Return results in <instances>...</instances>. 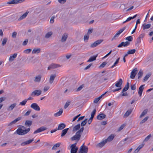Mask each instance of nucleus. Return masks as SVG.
I'll list each match as a JSON object with an SVG mask.
<instances>
[{
    "label": "nucleus",
    "mask_w": 153,
    "mask_h": 153,
    "mask_svg": "<svg viewBox=\"0 0 153 153\" xmlns=\"http://www.w3.org/2000/svg\"><path fill=\"white\" fill-rule=\"evenodd\" d=\"M136 51V50L135 49H133L132 50H130L128 51V54H133L135 53Z\"/></svg>",
    "instance_id": "37998d69"
},
{
    "label": "nucleus",
    "mask_w": 153,
    "mask_h": 153,
    "mask_svg": "<svg viewBox=\"0 0 153 153\" xmlns=\"http://www.w3.org/2000/svg\"><path fill=\"white\" fill-rule=\"evenodd\" d=\"M70 102L69 101H67L65 105H64V108L65 109H66L70 104Z\"/></svg>",
    "instance_id": "603ef678"
},
{
    "label": "nucleus",
    "mask_w": 153,
    "mask_h": 153,
    "mask_svg": "<svg viewBox=\"0 0 153 153\" xmlns=\"http://www.w3.org/2000/svg\"><path fill=\"white\" fill-rule=\"evenodd\" d=\"M42 76L41 75H39L36 76L34 79V81L35 82H39L41 80Z\"/></svg>",
    "instance_id": "2f4dec72"
},
{
    "label": "nucleus",
    "mask_w": 153,
    "mask_h": 153,
    "mask_svg": "<svg viewBox=\"0 0 153 153\" xmlns=\"http://www.w3.org/2000/svg\"><path fill=\"white\" fill-rule=\"evenodd\" d=\"M151 73H148L144 77V78L143 80L144 81H146L149 78L150 76H151Z\"/></svg>",
    "instance_id": "e433bc0d"
},
{
    "label": "nucleus",
    "mask_w": 153,
    "mask_h": 153,
    "mask_svg": "<svg viewBox=\"0 0 153 153\" xmlns=\"http://www.w3.org/2000/svg\"><path fill=\"white\" fill-rule=\"evenodd\" d=\"M30 128L25 130H23L21 128H18L16 130V132L19 135H23L27 133L30 131Z\"/></svg>",
    "instance_id": "f03ea898"
},
{
    "label": "nucleus",
    "mask_w": 153,
    "mask_h": 153,
    "mask_svg": "<svg viewBox=\"0 0 153 153\" xmlns=\"http://www.w3.org/2000/svg\"><path fill=\"white\" fill-rule=\"evenodd\" d=\"M56 76L55 74H52L50 76L49 79V82L51 84H52Z\"/></svg>",
    "instance_id": "393cba45"
},
{
    "label": "nucleus",
    "mask_w": 153,
    "mask_h": 153,
    "mask_svg": "<svg viewBox=\"0 0 153 153\" xmlns=\"http://www.w3.org/2000/svg\"><path fill=\"white\" fill-rule=\"evenodd\" d=\"M129 86V83L128 82H127L126 84L125 85L124 87L123 88L122 92H125L127 91L128 89Z\"/></svg>",
    "instance_id": "c756f323"
},
{
    "label": "nucleus",
    "mask_w": 153,
    "mask_h": 153,
    "mask_svg": "<svg viewBox=\"0 0 153 153\" xmlns=\"http://www.w3.org/2000/svg\"><path fill=\"white\" fill-rule=\"evenodd\" d=\"M50 88V87L48 86H45L44 88V91L45 92L47 91Z\"/></svg>",
    "instance_id": "69168bd1"
},
{
    "label": "nucleus",
    "mask_w": 153,
    "mask_h": 153,
    "mask_svg": "<svg viewBox=\"0 0 153 153\" xmlns=\"http://www.w3.org/2000/svg\"><path fill=\"white\" fill-rule=\"evenodd\" d=\"M125 125L124 124L122 125L118 129V131H120L124 127Z\"/></svg>",
    "instance_id": "0e129e2a"
},
{
    "label": "nucleus",
    "mask_w": 153,
    "mask_h": 153,
    "mask_svg": "<svg viewBox=\"0 0 153 153\" xmlns=\"http://www.w3.org/2000/svg\"><path fill=\"white\" fill-rule=\"evenodd\" d=\"M143 74V71L140 70L138 74V79H139L142 77V76Z\"/></svg>",
    "instance_id": "a19ab883"
},
{
    "label": "nucleus",
    "mask_w": 153,
    "mask_h": 153,
    "mask_svg": "<svg viewBox=\"0 0 153 153\" xmlns=\"http://www.w3.org/2000/svg\"><path fill=\"white\" fill-rule=\"evenodd\" d=\"M17 56V54L15 53L12 56H10L9 59V61L10 62L13 61L14 59L16 58Z\"/></svg>",
    "instance_id": "a878e982"
},
{
    "label": "nucleus",
    "mask_w": 153,
    "mask_h": 153,
    "mask_svg": "<svg viewBox=\"0 0 153 153\" xmlns=\"http://www.w3.org/2000/svg\"><path fill=\"white\" fill-rule=\"evenodd\" d=\"M47 128H47L45 127L44 126H42L41 127L39 128L35 131L33 132V134H36V133L41 132L47 129Z\"/></svg>",
    "instance_id": "1a4fd4ad"
},
{
    "label": "nucleus",
    "mask_w": 153,
    "mask_h": 153,
    "mask_svg": "<svg viewBox=\"0 0 153 153\" xmlns=\"http://www.w3.org/2000/svg\"><path fill=\"white\" fill-rule=\"evenodd\" d=\"M120 59V58L119 57V58H118L117 60H116V61L114 63V64L113 65H112L111 67V68H114V67L115 66H116V65L117 64H118V62H119V60Z\"/></svg>",
    "instance_id": "ea45409f"
},
{
    "label": "nucleus",
    "mask_w": 153,
    "mask_h": 153,
    "mask_svg": "<svg viewBox=\"0 0 153 153\" xmlns=\"http://www.w3.org/2000/svg\"><path fill=\"white\" fill-rule=\"evenodd\" d=\"M34 140V139L32 138L31 139L23 142L21 144V145L22 146H24L27 144H29L33 141Z\"/></svg>",
    "instance_id": "f8f14e48"
},
{
    "label": "nucleus",
    "mask_w": 153,
    "mask_h": 153,
    "mask_svg": "<svg viewBox=\"0 0 153 153\" xmlns=\"http://www.w3.org/2000/svg\"><path fill=\"white\" fill-rule=\"evenodd\" d=\"M62 112H63L62 109L61 108L58 112L55 113L54 114V115L55 117H58V116L61 115L62 113Z\"/></svg>",
    "instance_id": "bb28decb"
},
{
    "label": "nucleus",
    "mask_w": 153,
    "mask_h": 153,
    "mask_svg": "<svg viewBox=\"0 0 153 153\" xmlns=\"http://www.w3.org/2000/svg\"><path fill=\"white\" fill-rule=\"evenodd\" d=\"M60 146V143H57L56 144H55L53 147L52 148V150H55L57 148L59 147Z\"/></svg>",
    "instance_id": "4c0bfd02"
},
{
    "label": "nucleus",
    "mask_w": 153,
    "mask_h": 153,
    "mask_svg": "<svg viewBox=\"0 0 153 153\" xmlns=\"http://www.w3.org/2000/svg\"><path fill=\"white\" fill-rule=\"evenodd\" d=\"M16 35L17 33L16 32H14L13 33L12 36L13 38H15Z\"/></svg>",
    "instance_id": "052dcab7"
},
{
    "label": "nucleus",
    "mask_w": 153,
    "mask_h": 153,
    "mask_svg": "<svg viewBox=\"0 0 153 153\" xmlns=\"http://www.w3.org/2000/svg\"><path fill=\"white\" fill-rule=\"evenodd\" d=\"M60 66L58 65L55 64H52L50 65L48 68V70H50L54 69L59 67Z\"/></svg>",
    "instance_id": "ddd939ff"
},
{
    "label": "nucleus",
    "mask_w": 153,
    "mask_h": 153,
    "mask_svg": "<svg viewBox=\"0 0 153 153\" xmlns=\"http://www.w3.org/2000/svg\"><path fill=\"white\" fill-rule=\"evenodd\" d=\"M145 85H141L139 88L138 94H139L140 96H141L142 95L143 89H144L143 86Z\"/></svg>",
    "instance_id": "4be33fe9"
},
{
    "label": "nucleus",
    "mask_w": 153,
    "mask_h": 153,
    "mask_svg": "<svg viewBox=\"0 0 153 153\" xmlns=\"http://www.w3.org/2000/svg\"><path fill=\"white\" fill-rule=\"evenodd\" d=\"M149 117L147 116L145 117L143 120H142L140 123V124H142L145 123L148 119Z\"/></svg>",
    "instance_id": "a18cd8bd"
},
{
    "label": "nucleus",
    "mask_w": 153,
    "mask_h": 153,
    "mask_svg": "<svg viewBox=\"0 0 153 153\" xmlns=\"http://www.w3.org/2000/svg\"><path fill=\"white\" fill-rule=\"evenodd\" d=\"M151 137V134H150L145 138L144 141H148L149 140L150 138Z\"/></svg>",
    "instance_id": "5fc2aeb1"
},
{
    "label": "nucleus",
    "mask_w": 153,
    "mask_h": 153,
    "mask_svg": "<svg viewBox=\"0 0 153 153\" xmlns=\"http://www.w3.org/2000/svg\"><path fill=\"white\" fill-rule=\"evenodd\" d=\"M41 93L42 91L40 90H35L31 93V95L32 96H38L41 94Z\"/></svg>",
    "instance_id": "9d476101"
},
{
    "label": "nucleus",
    "mask_w": 153,
    "mask_h": 153,
    "mask_svg": "<svg viewBox=\"0 0 153 153\" xmlns=\"http://www.w3.org/2000/svg\"><path fill=\"white\" fill-rule=\"evenodd\" d=\"M120 34L117 32L112 38V40H115L118 37Z\"/></svg>",
    "instance_id": "49530a36"
},
{
    "label": "nucleus",
    "mask_w": 153,
    "mask_h": 153,
    "mask_svg": "<svg viewBox=\"0 0 153 153\" xmlns=\"http://www.w3.org/2000/svg\"><path fill=\"white\" fill-rule=\"evenodd\" d=\"M87 119H86L85 120H83L82 122L81 123V126H85L86 125V124L87 123Z\"/></svg>",
    "instance_id": "8fccbe9b"
},
{
    "label": "nucleus",
    "mask_w": 153,
    "mask_h": 153,
    "mask_svg": "<svg viewBox=\"0 0 153 153\" xmlns=\"http://www.w3.org/2000/svg\"><path fill=\"white\" fill-rule=\"evenodd\" d=\"M21 119V117H18L15 120L11 122V123H9L8 125V126H11L13 124H15L18 121L20 120Z\"/></svg>",
    "instance_id": "a211bd4d"
},
{
    "label": "nucleus",
    "mask_w": 153,
    "mask_h": 153,
    "mask_svg": "<svg viewBox=\"0 0 153 153\" xmlns=\"http://www.w3.org/2000/svg\"><path fill=\"white\" fill-rule=\"evenodd\" d=\"M132 19L131 17H128L126 21H124L123 22V24H124L127 22H128L129 21H130Z\"/></svg>",
    "instance_id": "3c124183"
},
{
    "label": "nucleus",
    "mask_w": 153,
    "mask_h": 153,
    "mask_svg": "<svg viewBox=\"0 0 153 153\" xmlns=\"http://www.w3.org/2000/svg\"><path fill=\"white\" fill-rule=\"evenodd\" d=\"M89 38V36L88 35H85L84 36V40H88Z\"/></svg>",
    "instance_id": "774afa93"
},
{
    "label": "nucleus",
    "mask_w": 153,
    "mask_h": 153,
    "mask_svg": "<svg viewBox=\"0 0 153 153\" xmlns=\"http://www.w3.org/2000/svg\"><path fill=\"white\" fill-rule=\"evenodd\" d=\"M88 151V147L84 146L83 144L80 147L78 153H87Z\"/></svg>",
    "instance_id": "20e7f679"
},
{
    "label": "nucleus",
    "mask_w": 153,
    "mask_h": 153,
    "mask_svg": "<svg viewBox=\"0 0 153 153\" xmlns=\"http://www.w3.org/2000/svg\"><path fill=\"white\" fill-rule=\"evenodd\" d=\"M31 51V50L30 49H27L24 51V52L26 53H29Z\"/></svg>",
    "instance_id": "6e6d98bb"
},
{
    "label": "nucleus",
    "mask_w": 153,
    "mask_h": 153,
    "mask_svg": "<svg viewBox=\"0 0 153 153\" xmlns=\"http://www.w3.org/2000/svg\"><path fill=\"white\" fill-rule=\"evenodd\" d=\"M131 88L132 90H135L136 89V84H134L132 85L131 86Z\"/></svg>",
    "instance_id": "680f3d73"
},
{
    "label": "nucleus",
    "mask_w": 153,
    "mask_h": 153,
    "mask_svg": "<svg viewBox=\"0 0 153 153\" xmlns=\"http://www.w3.org/2000/svg\"><path fill=\"white\" fill-rule=\"evenodd\" d=\"M8 39L7 38H4L3 39L2 42V46H4L6 44Z\"/></svg>",
    "instance_id": "79ce46f5"
},
{
    "label": "nucleus",
    "mask_w": 153,
    "mask_h": 153,
    "mask_svg": "<svg viewBox=\"0 0 153 153\" xmlns=\"http://www.w3.org/2000/svg\"><path fill=\"white\" fill-rule=\"evenodd\" d=\"M30 107L36 111H39L40 110L39 107L36 103H33L31 104Z\"/></svg>",
    "instance_id": "0eeeda50"
},
{
    "label": "nucleus",
    "mask_w": 153,
    "mask_h": 153,
    "mask_svg": "<svg viewBox=\"0 0 153 153\" xmlns=\"http://www.w3.org/2000/svg\"><path fill=\"white\" fill-rule=\"evenodd\" d=\"M126 40H128L129 41L131 42L132 41L133 38L131 36H130L126 37Z\"/></svg>",
    "instance_id": "09e8293b"
},
{
    "label": "nucleus",
    "mask_w": 153,
    "mask_h": 153,
    "mask_svg": "<svg viewBox=\"0 0 153 153\" xmlns=\"http://www.w3.org/2000/svg\"><path fill=\"white\" fill-rule=\"evenodd\" d=\"M28 42V39H27L25 40L23 42L22 45H26L27 44V43Z\"/></svg>",
    "instance_id": "338daca9"
},
{
    "label": "nucleus",
    "mask_w": 153,
    "mask_h": 153,
    "mask_svg": "<svg viewBox=\"0 0 153 153\" xmlns=\"http://www.w3.org/2000/svg\"><path fill=\"white\" fill-rule=\"evenodd\" d=\"M84 130V128H81L71 138V140L72 141L77 140L78 141L80 138L81 134L82 133Z\"/></svg>",
    "instance_id": "f257e3e1"
},
{
    "label": "nucleus",
    "mask_w": 153,
    "mask_h": 153,
    "mask_svg": "<svg viewBox=\"0 0 153 153\" xmlns=\"http://www.w3.org/2000/svg\"><path fill=\"white\" fill-rule=\"evenodd\" d=\"M26 99L24 100L22 102H20L19 105H25L27 102Z\"/></svg>",
    "instance_id": "c03bdc74"
},
{
    "label": "nucleus",
    "mask_w": 153,
    "mask_h": 153,
    "mask_svg": "<svg viewBox=\"0 0 153 153\" xmlns=\"http://www.w3.org/2000/svg\"><path fill=\"white\" fill-rule=\"evenodd\" d=\"M53 34V33L51 31L48 32L45 35V37L46 38H48L50 37Z\"/></svg>",
    "instance_id": "c9c22d12"
},
{
    "label": "nucleus",
    "mask_w": 153,
    "mask_h": 153,
    "mask_svg": "<svg viewBox=\"0 0 153 153\" xmlns=\"http://www.w3.org/2000/svg\"><path fill=\"white\" fill-rule=\"evenodd\" d=\"M126 27H124L123 28L120 29L118 32L117 33L120 35L123 31L125 30Z\"/></svg>",
    "instance_id": "864d4df0"
},
{
    "label": "nucleus",
    "mask_w": 153,
    "mask_h": 153,
    "mask_svg": "<svg viewBox=\"0 0 153 153\" xmlns=\"http://www.w3.org/2000/svg\"><path fill=\"white\" fill-rule=\"evenodd\" d=\"M65 126L66 125L65 124L63 123H61L58 125L57 129V130H62L64 129L65 127Z\"/></svg>",
    "instance_id": "412c9836"
},
{
    "label": "nucleus",
    "mask_w": 153,
    "mask_h": 153,
    "mask_svg": "<svg viewBox=\"0 0 153 153\" xmlns=\"http://www.w3.org/2000/svg\"><path fill=\"white\" fill-rule=\"evenodd\" d=\"M106 115L104 114H100L98 115L97 117V119L99 120H102L106 117Z\"/></svg>",
    "instance_id": "f3484780"
},
{
    "label": "nucleus",
    "mask_w": 153,
    "mask_h": 153,
    "mask_svg": "<svg viewBox=\"0 0 153 153\" xmlns=\"http://www.w3.org/2000/svg\"><path fill=\"white\" fill-rule=\"evenodd\" d=\"M17 104L15 103L11 104L7 108V110L8 111H11L13 110L14 108L16 106Z\"/></svg>",
    "instance_id": "4468645a"
},
{
    "label": "nucleus",
    "mask_w": 153,
    "mask_h": 153,
    "mask_svg": "<svg viewBox=\"0 0 153 153\" xmlns=\"http://www.w3.org/2000/svg\"><path fill=\"white\" fill-rule=\"evenodd\" d=\"M97 56V55L95 56H92L88 60L87 62H91L95 60L96 59V58Z\"/></svg>",
    "instance_id": "cd10ccee"
},
{
    "label": "nucleus",
    "mask_w": 153,
    "mask_h": 153,
    "mask_svg": "<svg viewBox=\"0 0 153 153\" xmlns=\"http://www.w3.org/2000/svg\"><path fill=\"white\" fill-rule=\"evenodd\" d=\"M107 62H103L99 67L100 68H103L107 64Z\"/></svg>",
    "instance_id": "de8ad7c7"
},
{
    "label": "nucleus",
    "mask_w": 153,
    "mask_h": 153,
    "mask_svg": "<svg viewBox=\"0 0 153 153\" xmlns=\"http://www.w3.org/2000/svg\"><path fill=\"white\" fill-rule=\"evenodd\" d=\"M84 87V86L83 85H82L80 86L77 89L76 91H79L82 90V89Z\"/></svg>",
    "instance_id": "13d9d810"
},
{
    "label": "nucleus",
    "mask_w": 153,
    "mask_h": 153,
    "mask_svg": "<svg viewBox=\"0 0 153 153\" xmlns=\"http://www.w3.org/2000/svg\"><path fill=\"white\" fill-rule=\"evenodd\" d=\"M68 34L65 33L64 34L62 37L61 41L62 42H65L68 37Z\"/></svg>",
    "instance_id": "b1692460"
},
{
    "label": "nucleus",
    "mask_w": 153,
    "mask_h": 153,
    "mask_svg": "<svg viewBox=\"0 0 153 153\" xmlns=\"http://www.w3.org/2000/svg\"><path fill=\"white\" fill-rule=\"evenodd\" d=\"M123 83V80L121 79H120L116 82L115 85L117 87L121 88Z\"/></svg>",
    "instance_id": "9b49d317"
},
{
    "label": "nucleus",
    "mask_w": 153,
    "mask_h": 153,
    "mask_svg": "<svg viewBox=\"0 0 153 153\" xmlns=\"http://www.w3.org/2000/svg\"><path fill=\"white\" fill-rule=\"evenodd\" d=\"M103 41L102 39L98 40L95 41L94 43L92 44L91 45V48H94L100 44Z\"/></svg>",
    "instance_id": "39448f33"
},
{
    "label": "nucleus",
    "mask_w": 153,
    "mask_h": 153,
    "mask_svg": "<svg viewBox=\"0 0 153 153\" xmlns=\"http://www.w3.org/2000/svg\"><path fill=\"white\" fill-rule=\"evenodd\" d=\"M115 136V135L114 134H111L107 139L105 140L106 141V142H110L113 139Z\"/></svg>",
    "instance_id": "2eb2a0df"
},
{
    "label": "nucleus",
    "mask_w": 153,
    "mask_h": 153,
    "mask_svg": "<svg viewBox=\"0 0 153 153\" xmlns=\"http://www.w3.org/2000/svg\"><path fill=\"white\" fill-rule=\"evenodd\" d=\"M137 72V68L134 69L131 73L130 77L131 79H134Z\"/></svg>",
    "instance_id": "423d86ee"
},
{
    "label": "nucleus",
    "mask_w": 153,
    "mask_h": 153,
    "mask_svg": "<svg viewBox=\"0 0 153 153\" xmlns=\"http://www.w3.org/2000/svg\"><path fill=\"white\" fill-rule=\"evenodd\" d=\"M132 111L131 110H128L125 113L123 116L124 117H128L131 113Z\"/></svg>",
    "instance_id": "473e14b6"
},
{
    "label": "nucleus",
    "mask_w": 153,
    "mask_h": 153,
    "mask_svg": "<svg viewBox=\"0 0 153 153\" xmlns=\"http://www.w3.org/2000/svg\"><path fill=\"white\" fill-rule=\"evenodd\" d=\"M144 144H142L140 145L134 151V153H137L143 147Z\"/></svg>",
    "instance_id": "7c9ffc66"
},
{
    "label": "nucleus",
    "mask_w": 153,
    "mask_h": 153,
    "mask_svg": "<svg viewBox=\"0 0 153 153\" xmlns=\"http://www.w3.org/2000/svg\"><path fill=\"white\" fill-rule=\"evenodd\" d=\"M69 130V128H65L62 130V134L61 135V137H62L65 136V134L67 133L68 132V130Z\"/></svg>",
    "instance_id": "c85d7f7f"
},
{
    "label": "nucleus",
    "mask_w": 153,
    "mask_h": 153,
    "mask_svg": "<svg viewBox=\"0 0 153 153\" xmlns=\"http://www.w3.org/2000/svg\"><path fill=\"white\" fill-rule=\"evenodd\" d=\"M31 112L30 110H29L24 115L25 116H28L30 114Z\"/></svg>",
    "instance_id": "4d7b16f0"
},
{
    "label": "nucleus",
    "mask_w": 153,
    "mask_h": 153,
    "mask_svg": "<svg viewBox=\"0 0 153 153\" xmlns=\"http://www.w3.org/2000/svg\"><path fill=\"white\" fill-rule=\"evenodd\" d=\"M40 52V48H34L33 51V53H39Z\"/></svg>",
    "instance_id": "72a5a7b5"
},
{
    "label": "nucleus",
    "mask_w": 153,
    "mask_h": 153,
    "mask_svg": "<svg viewBox=\"0 0 153 153\" xmlns=\"http://www.w3.org/2000/svg\"><path fill=\"white\" fill-rule=\"evenodd\" d=\"M106 143V141L105 140L98 144L97 146L101 148Z\"/></svg>",
    "instance_id": "aec40b11"
},
{
    "label": "nucleus",
    "mask_w": 153,
    "mask_h": 153,
    "mask_svg": "<svg viewBox=\"0 0 153 153\" xmlns=\"http://www.w3.org/2000/svg\"><path fill=\"white\" fill-rule=\"evenodd\" d=\"M96 113V109L95 108L94 109L91 114V116L94 117L95 114Z\"/></svg>",
    "instance_id": "bf43d9fd"
},
{
    "label": "nucleus",
    "mask_w": 153,
    "mask_h": 153,
    "mask_svg": "<svg viewBox=\"0 0 153 153\" xmlns=\"http://www.w3.org/2000/svg\"><path fill=\"white\" fill-rule=\"evenodd\" d=\"M28 13V12H25L24 14L20 16V17L18 19V21H20L25 19Z\"/></svg>",
    "instance_id": "dca6fc26"
},
{
    "label": "nucleus",
    "mask_w": 153,
    "mask_h": 153,
    "mask_svg": "<svg viewBox=\"0 0 153 153\" xmlns=\"http://www.w3.org/2000/svg\"><path fill=\"white\" fill-rule=\"evenodd\" d=\"M55 18V17L52 16L51 17L50 20V23L53 24L54 22V19Z\"/></svg>",
    "instance_id": "e2e57ef3"
},
{
    "label": "nucleus",
    "mask_w": 153,
    "mask_h": 153,
    "mask_svg": "<svg viewBox=\"0 0 153 153\" xmlns=\"http://www.w3.org/2000/svg\"><path fill=\"white\" fill-rule=\"evenodd\" d=\"M80 128V124H78L77 125L75 126L73 128V131H76L78 129Z\"/></svg>",
    "instance_id": "f704fd0d"
},
{
    "label": "nucleus",
    "mask_w": 153,
    "mask_h": 153,
    "mask_svg": "<svg viewBox=\"0 0 153 153\" xmlns=\"http://www.w3.org/2000/svg\"><path fill=\"white\" fill-rule=\"evenodd\" d=\"M147 112V109H145L142 112V113H141V115H140V118H141L144 115H145Z\"/></svg>",
    "instance_id": "58836bf2"
},
{
    "label": "nucleus",
    "mask_w": 153,
    "mask_h": 153,
    "mask_svg": "<svg viewBox=\"0 0 153 153\" xmlns=\"http://www.w3.org/2000/svg\"><path fill=\"white\" fill-rule=\"evenodd\" d=\"M151 26V25L150 24H143L142 25V27L144 30H145L146 29L149 28Z\"/></svg>",
    "instance_id": "6ab92c4d"
},
{
    "label": "nucleus",
    "mask_w": 153,
    "mask_h": 153,
    "mask_svg": "<svg viewBox=\"0 0 153 153\" xmlns=\"http://www.w3.org/2000/svg\"><path fill=\"white\" fill-rule=\"evenodd\" d=\"M130 44V42L128 41L125 42H122L120 44L117 46L118 48H121L123 46L126 47L128 46Z\"/></svg>",
    "instance_id": "6e6552de"
},
{
    "label": "nucleus",
    "mask_w": 153,
    "mask_h": 153,
    "mask_svg": "<svg viewBox=\"0 0 153 153\" xmlns=\"http://www.w3.org/2000/svg\"><path fill=\"white\" fill-rule=\"evenodd\" d=\"M76 143L71 145L70 146L71 153H76L78 150V148L76 146Z\"/></svg>",
    "instance_id": "7ed1b4c3"
},
{
    "label": "nucleus",
    "mask_w": 153,
    "mask_h": 153,
    "mask_svg": "<svg viewBox=\"0 0 153 153\" xmlns=\"http://www.w3.org/2000/svg\"><path fill=\"white\" fill-rule=\"evenodd\" d=\"M32 124V121L30 120H26L25 122V125L26 127H30Z\"/></svg>",
    "instance_id": "5701e85b"
}]
</instances>
